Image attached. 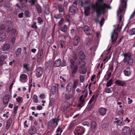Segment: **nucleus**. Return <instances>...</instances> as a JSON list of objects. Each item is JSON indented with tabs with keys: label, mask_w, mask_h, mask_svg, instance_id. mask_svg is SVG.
I'll list each match as a JSON object with an SVG mask.
<instances>
[{
	"label": "nucleus",
	"mask_w": 135,
	"mask_h": 135,
	"mask_svg": "<svg viewBox=\"0 0 135 135\" xmlns=\"http://www.w3.org/2000/svg\"><path fill=\"white\" fill-rule=\"evenodd\" d=\"M98 97V96L93 95L89 101L88 104H90V107L92 108L94 106Z\"/></svg>",
	"instance_id": "obj_8"
},
{
	"label": "nucleus",
	"mask_w": 135,
	"mask_h": 135,
	"mask_svg": "<svg viewBox=\"0 0 135 135\" xmlns=\"http://www.w3.org/2000/svg\"><path fill=\"white\" fill-rule=\"evenodd\" d=\"M54 66L56 67H59L61 65V60L59 58L56 60L54 62Z\"/></svg>",
	"instance_id": "obj_27"
},
{
	"label": "nucleus",
	"mask_w": 135,
	"mask_h": 135,
	"mask_svg": "<svg viewBox=\"0 0 135 135\" xmlns=\"http://www.w3.org/2000/svg\"><path fill=\"white\" fill-rule=\"evenodd\" d=\"M80 71L81 74H84L86 72V69L85 68H81Z\"/></svg>",
	"instance_id": "obj_46"
},
{
	"label": "nucleus",
	"mask_w": 135,
	"mask_h": 135,
	"mask_svg": "<svg viewBox=\"0 0 135 135\" xmlns=\"http://www.w3.org/2000/svg\"><path fill=\"white\" fill-rule=\"evenodd\" d=\"M11 32L12 35H14L16 33V30L15 28H13L11 30Z\"/></svg>",
	"instance_id": "obj_63"
},
{
	"label": "nucleus",
	"mask_w": 135,
	"mask_h": 135,
	"mask_svg": "<svg viewBox=\"0 0 135 135\" xmlns=\"http://www.w3.org/2000/svg\"><path fill=\"white\" fill-rule=\"evenodd\" d=\"M12 118H9L8 119L6 123V128L7 129H8L10 127L12 123Z\"/></svg>",
	"instance_id": "obj_31"
},
{
	"label": "nucleus",
	"mask_w": 135,
	"mask_h": 135,
	"mask_svg": "<svg viewBox=\"0 0 135 135\" xmlns=\"http://www.w3.org/2000/svg\"><path fill=\"white\" fill-rule=\"evenodd\" d=\"M96 123L94 121H92L91 123V128L93 133H94L96 131Z\"/></svg>",
	"instance_id": "obj_23"
},
{
	"label": "nucleus",
	"mask_w": 135,
	"mask_h": 135,
	"mask_svg": "<svg viewBox=\"0 0 135 135\" xmlns=\"http://www.w3.org/2000/svg\"><path fill=\"white\" fill-rule=\"evenodd\" d=\"M43 50L42 48H41L37 54L36 60L37 62H40L42 60L43 57Z\"/></svg>",
	"instance_id": "obj_6"
},
{
	"label": "nucleus",
	"mask_w": 135,
	"mask_h": 135,
	"mask_svg": "<svg viewBox=\"0 0 135 135\" xmlns=\"http://www.w3.org/2000/svg\"><path fill=\"white\" fill-rule=\"evenodd\" d=\"M104 19L103 18H102L101 19V21L99 22V23L101 26L103 25L104 23Z\"/></svg>",
	"instance_id": "obj_62"
},
{
	"label": "nucleus",
	"mask_w": 135,
	"mask_h": 135,
	"mask_svg": "<svg viewBox=\"0 0 135 135\" xmlns=\"http://www.w3.org/2000/svg\"><path fill=\"white\" fill-rule=\"evenodd\" d=\"M64 21V18L62 17H61V19H60V21H59L58 23V25L59 26H61L62 25V24H63Z\"/></svg>",
	"instance_id": "obj_51"
},
{
	"label": "nucleus",
	"mask_w": 135,
	"mask_h": 135,
	"mask_svg": "<svg viewBox=\"0 0 135 135\" xmlns=\"http://www.w3.org/2000/svg\"><path fill=\"white\" fill-rule=\"evenodd\" d=\"M78 54L79 58L81 60H84L85 59V55L83 51H78Z\"/></svg>",
	"instance_id": "obj_14"
},
{
	"label": "nucleus",
	"mask_w": 135,
	"mask_h": 135,
	"mask_svg": "<svg viewBox=\"0 0 135 135\" xmlns=\"http://www.w3.org/2000/svg\"><path fill=\"white\" fill-rule=\"evenodd\" d=\"M49 8L48 7H45V9L44 11L45 14L46 15H48L50 13Z\"/></svg>",
	"instance_id": "obj_44"
},
{
	"label": "nucleus",
	"mask_w": 135,
	"mask_h": 135,
	"mask_svg": "<svg viewBox=\"0 0 135 135\" xmlns=\"http://www.w3.org/2000/svg\"><path fill=\"white\" fill-rule=\"evenodd\" d=\"M90 28V27L87 25L85 26L83 28V31L86 33V35H90V33L89 32H88Z\"/></svg>",
	"instance_id": "obj_30"
},
{
	"label": "nucleus",
	"mask_w": 135,
	"mask_h": 135,
	"mask_svg": "<svg viewBox=\"0 0 135 135\" xmlns=\"http://www.w3.org/2000/svg\"><path fill=\"white\" fill-rule=\"evenodd\" d=\"M70 68L71 70V75L72 77H74L77 73L78 67L77 65H75V62L73 59H70Z\"/></svg>",
	"instance_id": "obj_3"
},
{
	"label": "nucleus",
	"mask_w": 135,
	"mask_h": 135,
	"mask_svg": "<svg viewBox=\"0 0 135 135\" xmlns=\"http://www.w3.org/2000/svg\"><path fill=\"white\" fill-rule=\"evenodd\" d=\"M112 80L110 79L107 83L106 86L107 87H109L112 84Z\"/></svg>",
	"instance_id": "obj_50"
},
{
	"label": "nucleus",
	"mask_w": 135,
	"mask_h": 135,
	"mask_svg": "<svg viewBox=\"0 0 135 135\" xmlns=\"http://www.w3.org/2000/svg\"><path fill=\"white\" fill-rule=\"evenodd\" d=\"M6 28V26L4 24L0 25V32L1 31H3L5 30Z\"/></svg>",
	"instance_id": "obj_47"
},
{
	"label": "nucleus",
	"mask_w": 135,
	"mask_h": 135,
	"mask_svg": "<svg viewBox=\"0 0 135 135\" xmlns=\"http://www.w3.org/2000/svg\"><path fill=\"white\" fill-rule=\"evenodd\" d=\"M107 111V109L105 108L100 107L99 108L98 112L100 115L104 116L106 114Z\"/></svg>",
	"instance_id": "obj_15"
},
{
	"label": "nucleus",
	"mask_w": 135,
	"mask_h": 135,
	"mask_svg": "<svg viewBox=\"0 0 135 135\" xmlns=\"http://www.w3.org/2000/svg\"><path fill=\"white\" fill-rule=\"evenodd\" d=\"M91 7L96 12L97 17L102 15L104 14L106 8H111L109 5L105 3L104 0H98L95 4H92L90 5L84 7V13L85 16H88L89 15Z\"/></svg>",
	"instance_id": "obj_1"
},
{
	"label": "nucleus",
	"mask_w": 135,
	"mask_h": 135,
	"mask_svg": "<svg viewBox=\"0 0 135 135\" xmlns=\"http://www.w3.org/2000/svg\"><path fill=\"white\" fill-rule=\"evenodd\" d=\"M52 62L51 60H49L46 62L45 64V68L46 69L49 70L51 67Z\"/></svg>",
	"instance_id": "obj_25"
},
{
	"label": "nucleus",
	"mask_w": 135,
	"mask_h": 135,
	"mask_svg": "<svg viewBox=\"0 0 135 135\" xmlns=\"http://www.w3.org/2000/svg\"><path fill=\"white\" fill-rule=\"evenodd\" d=\"M38 23L41 24L43 22V20L40 17H38L37 18Z\"/></svg>",
	"instance_id": "obj_57"
},
{
	"label": "nucleus",
	"mask_w": 135,
	"mask_h": 135,
	"mask_svg": "<svg viewBox=\"0 0 135 135\" xmlns=\"http://www.w3.org/2000/svg\"><path fill=\"white\" fill-rule=\"evenodd\" d=\"M33 99V100L34 102L35 103H37L38 102V100L37 99V97L36 95H34Z\"/></svg>",
	"instance_id": "obj_55"
},
{
	"label": "nucleus",
	"mask_w": 135,
	"mask_h": 135,
	"mask_svg": "<svg viewBox=\"0 0 135 135\" xmlns=\"http://www.w3.org/2000/svg\"><path fill=\"white\" fill-rule=\"evenodd\" d=\"M47 127L48 128L47 129V134H51L53 133L55 128V127H53L48 124Z\"/></svg>",
	"instance_id": "obj_18"
},
{
	"label": "nucleus",
	"mask_w": 135,
	"mask_h": 135,
	"mask_svg": "<svg viewBox=\"0 0 135 135\" xmlns=\"http://www.w3.org/2000/svg\"><path fill=\"white\" fill-rule=\"evenodd\" d=\"M28 133L30 135H33L36 132V127L34 126H31L28 131Z\"/></svg>",
	"instance_id": "obj_12"
},
{
	"label": "nucleus",
	"mask_w": 135,
	"mask_h": 135,
	"mask_svg": "<svg viewBox=\"0 0 135 135\" xmlns=\"http://www.w3.org/2000/svg\"><path fill=\"white\" fill-rule=\"evenodd\" d=\"M123 73L125 76H129L131 75L132 71L131 69L130 68L129 66H128L124 70Z\"/></svg>",
	"instance_id": "obj_11"
},
{
	"label": "nucleus",
	"mask_w": 135,
	"mask_h": 135,
	"mask_svg": "<svg viewBox=\"0 0 135 135\" xmlns=\"http://www.w3.org/2000/svg\"><path fill=\"white\" fill-rule=\"evenodd\" d=\"M60 120L59 116L57 118L55 117L51 120L48 122L47 124L55 128L58 125Z\"/></svg>",
	"instance_id": "obj_4"
},
{
	"label": "nucleus",
	"mask_w": 135,
	"mask_h": 135,
	"mask_svg": "<svg viewBox=\"0 0 135 135\" xmlns=\"http://www.w3.org/2000/svg\"><path fill=\"white\" fill-rule=\"evenodd\" d=\"M28 64H24L23 65V68L27 70V71L28 72L30 71V68L28 67Z\"/></svg>",
	"instance_id": "obj_53"
},
{
	"label": "nucleus",
	"mask_w": 135,
	"mask_h": 135,
	"mask_svg": "<svg viewBox=\"0 0 135 135\" xmlns=\"http://www.w3.org/2000/svg\"><path fill=\"white\" fill-rule=\"evenodd\" d=\"M124 58L123 59V61L124 63H126L127 66H132L134 62L133 59L131 58L132 55L131 52H128L126 53H124L123 54Z\"/></svg>",
	"instance_id": "obj_2"
},
{
	"label": "nucleus",
	"mask_w": 135,
	"mask_h": 135,
	"mask_svg": "<svg viewBox=\"0 0 135 135\" xmlns=\"http://www.w3.org/2000/svg\"><path fill=\"white\" fill-rule=\"evenodd\" d=\"M25 16L26 17H30V13L29 11L28 10H26L24 13Z\"/></svg>",
	"instance_id": "obj_49"
},
{
	"label": "nucleus",
	"mask_w": 135,
	"mask_h": 135,
	"mask_svg": "<svg viewBox=\"0 0 135 135\" xmlns=\"http://www.w3.org/2000/svg\"><path fill=\"white\" fill-rule=\"evenodd\" d=\"M7 58V55L5 54H2L0 56V67L3 66V61Z\"/></svg>",
	"instance_id": "obj_17"
},
{
	"label": "nucleus",
	"mask_w": 135,
	"mask_h": 135,
	"mask_svg": "<svg viewBox=\"0 0 135 135\" xmlns=\"http://www.w3.org/2000/svg\"><path fill=\"white\" fill-rule=\"evenodd\" d=\"M10 96L8 94H7L4 97L3 99V104L4 105L8 104L9 99Z\"/></svg>",
	"instance_id": "obj_21"
},
{
	"label": "nucleus",
	"mask_w": 135,
	"mask_h": 135,
	"mask_svg": "<svg viewBox=\"0 0 135 135\" xmlns=\"http://www.w3.org/2000/svg\"><path fill=\"white\" fill-rule=\"evenodd\" d=\"M74 126V124L73 123H71L69 126V127L67 129V130L68 131H70V130L72 129L73 128V126Z\"/></svg>",
	"instance_id": "obj_60"
},
{
	"label": "nucleus",
	"mask_w": 135,
	"mask_h": 135,
	"mask_svg": "<svg viewBox=\"0 0 135 135\" xmlns=\"http://www.w3.org/2000/svg\"><path fill=\"white\" fill-rule=\"evenodd\" d=\"M11 6V4L8 2H5L4 3L3 7H4L7 8H10Z\"/></svg>",
	"instance_id": "obj_41"
},
{
	"label": "nucleus",
	"mask_w": 135,
	"mask_h": 135,
	"mask_svg": "<svg viewBox=\"0 0 135 135\" xmlns=\"http://www.w3.org/2000/svg\"><path fill=\"white\" fill-rule=\"evenodd\" d=\"M6 36V34L4 33L0 32V41H2L5 39Z\"/></svg>",
	"instance_id": "obj_34"
},
{
	"label": "nucleus",
	"mask_w": 135,
	"mask_h": 135,
	"mask_svg": "<svg viewBox=\"0 0 135 135\" xmlns=\"http://www.w3.org/2000/svg\"><path fill=\"white\" fill-rule=\"evenodd\" d=\"M71 87L70 85H68L66 86L67 91L69 92H70L71 91Z\"/></svg>",
	"instance_id": "obj_61"
},
{
	"label": "nucleus",
	"mask_w": 135,
	"mask_h": 135,
	"mask_svg": "<svg viewBox=\"0 0 135 135\" xmlns=\"http://www.w3.org/2000/svg\"><path fill=\"white\" fill-rule=\"evenodd\" d=\"M115 83L116 84L122 87L126 85V84L125 81L119 80H116L115 82Z\"/></svg>",
	"instance_id": "obj_13"
},
{
	"label": "nucleus",
	"mask_w": 135,
	"mask_h": 135,
	"mask_svg": "<svg viewBox=\"0 0 135 135\" xmlns=\"http://www.w3.org/2000/svg\"><path fill=\"white\" fill-rule=\"evenodd\" d=\"M114 90V88L113 87L105 89V91L106 93H110L113 92Z\"/></svg>",
	"instance_id": "obj_36"
},
{
	"label": "nucleus",
	"mask_w": 135,
	"mask_h": 135,
	"mask_svg": "<svg viewBox=\"0 0 135 135\" xmlns=\"http://www.w3.org/2000/svg\"><path fill=\"white\" fill-rule=\"evenodd\" d=\"M79 64L80 65V68H83L85 65V62L83 60H81L79 61Z\"/></svg>",
	"instance_id": "obj_33"
},
{
	"label": "nucleus",
	"mask_w": 135,
	"mask_h": 135,
	"mask_svg": "<svg viewBox=\"0 0 135 135\" xmlns=\"http://www.w3.org/2000/svg\"><path fill=\"white\" fill-rule=\"evenodd\" d=\"M71 17L70 15H67L66 16V18L65 19L66 21H67L69 25L71 22L70 20Z\"/></svg>",
	"instance_id": "obj_39"
},
{
	"label": "nucleus",
	"mask_w": 135,
	"mask_h": 135,
	"mask_svg": "<svg viewBox=\"0 0 135 135\" xmlns=\"http://www.w3.org/2000/svg\"><path fill=\"white\" fill-rule=\"evenodd\" d=\"M18 108V106L15 105L13 108V115H15L17 113V110Z\"/></svg>",
	"instance_id": "obj_42"
},
{
	"label": "nucleus",
	"mask_w": 135,
	"mask_h": 135,
	"mask_svg": "<svg viewBox=\"0 0 135 135\" xmlns=\"http://www.w3.org/2000/svg\"><path fill=\"white\" fill-rule=\"evenodd\" d=\"M36 8L39 13H42V9L40 5L38 3L35 5Z\"/></svg>",
	"instance_id": "obj_32"
},
{
	"label": "nucleus",
	"mask_w": 135,
	"mask_h": 135,
	"mask_svg": "<svg viewBox=\"0 0 135 135\" xmlns=\"http://www.w3.org/2000/svg\"><path fill=\"white\" fill-rule=\"evenodd\" d=\"M27 78V75L25 74H21L20 76V81L23 82Z\"/></svg>",
	"instance_id": "obj_26"
},
{
	"label": "nucleus",
	"mask_w": 135,
	"mask_h": 135,
	"mask_svg": "<svg viewBox=\"0 0 135 135\" xmlns=\"http://www.w3.org/2000/svg\"><path fill=\"white\" fill-rule=\"evenodd\" d=\"M47 28H45L42 31V36L43 37H45L46 35V33L47 32Z\"/></svg>",
	"instance_id": "obj_38"
},
{
	"label": "nucleus",
	"mask_w": 135,
	"mask_h": 135,
	"mask_svg": "<svg viewBox=\"0 0 135 135\" xmlns=\"http://www.w3.org/2000/svg\"><path fill=\"white\" fill-rule=\"evenodd\" d=\"M10 48V45L8 43L3 45L2 48V50L4 51H8L9 50Z\"/></svg>",
	"instance_id": "obj_24"
},
{
	"label": "nucleus",
	"mask_w": 135,
	"mask_h": 135,
	"mask_svg": "<svg viewBox=\"0 0 135 135\" xmlns=\"http://www.w3.org/2000/svg\"><path fill=\"white\" fill-rule=\"evenodd\" d=\"M115 121L114 122V123H117V124L119 126H121L123 125V120L122 119V118H116L115 119Z\"/></svg>",
	"instance_id": "obj_20"
},
{
	"label": "nucleus",
	"mask_w": 135,
	"mask_h": 135,
	"mask_svg": "<svg viewBox=\"0 0 135 135\" xmlns=\"http://www.w3.org/2000/svg\"><path fill=\"white\" fill-rule=\"evenodd\" d=\"M123 132L126 135L128 134L130 132V129L129 127L128 126L124 127L122 129Z\"/></svg>",
	"instance_id": "obj_28"
},
{
	"label": "nucleus",
	"mask_w": 135,
	"mask_h": 135,
	"mask_svg": "<svg viewBox=\"0 0 135 135\" xmlns=\"http://www.w3.org/2000/svg\"><path fill=\"white\" fill-rule=\"evenodd\" d=\"M78 83V80L77 79L75 80L74 81V84L73 87L74 89H75L77 86Z\"/></svg>",
	"instance_id": "obj_43"
},
{
	"label": "nucleus",
	"mask_w": 135,
	"mask_h": 135,
	"mask_svg": "<svg viewBox=\"0 0 135 135\" xmlns=\"http://www.w3.org/2000/svg\"><path fill=\"white\" fill-rule=\"evenodd\" d=\"M68 30V27L66 25H65L60 28V30L61 31L66 32Z\"/></svg>",
	"instance_id": "obj_35"
},
{
	"label": "nucleus",
	"mask_w": 135,
	"mask_h": 135,
	"mask_svg": "<svg viewBox=\"0 0 135 135\" xmlns=\"http://www.w3.org/2000/svg\"><path fill=\"white\" fill-rule=\"evenodd\" d=\"M128 34L130 35H132L135 34V28H133L130 30L128 32Z\"/></svg>",
	"instance_id": "obj_40"
},
{
	"label": "nucleus",
	"mask_w": 135,
	"mask_h": 135,
	"mask_svg": "<svg viewBox=\"0 0 135 135\" xmlns=\"http://www.w3.org/2000/svg\"><path fill=\"white\" fill-rule=\"evenodd\" d=\"M6 24L8 27H10L12 26V22L11 20H7L6 22Z\"/></svg>",
	"instance_id": "obj_58"
},
{
	"label": "nucleus",
	"mask_w": 135,
	"mask_h": 135,
	"mask_svg": "<svg viewBox=\"0 0 135 135\" xmlns=\"http://www.w3.org/2000/svg\"><path fill=\"white\" fill-rule=\"evenodd\" d=\"M62 15L61 13L56 11L54 13V17L56 19H59L62 17Z\"/></svg>",
	"instance_id": "obj_22"
},
{
	"label": "nucleus",
	"mask_w": 135,
	"mask_h": 135,
	"mask_svg": "<svg viewBox=\"0 0 135 135\" xmlns=\"http://www.w3.org/2000/svg\"><path fill=\"white\" fill-rule=\"evenodd\" d=\"M65 97L66 99L69 100L72 98L73 95L70 94H65Z\"/></svg>",
	"instance_id": "obj_48"
},
{
	"label": "nucleus",
	"mask_w": 135,
	"mask_h": 135,
	"mask_svg": "<svg viewBox=\"0 0 135 135\" xmlns=\"http://www.w3.org/2000/svg\"><path fill=\"white\" fill-rule=\"evenodd\" d=\"M57 8L59 10V12L64 14L65 13V9L64 7L61 4H58L57 5Z\"/></svg>",
	"instance_id": "obj_19"
},
{
	"label": "nucleus",
	"mask_w": 135,
	"mask_h": 135,
	"mask_svg": "<svg viewBox=\"0 0 135 135\" xmlns=\"http://www.w3.org/2000/svg\"><path fill=\"white\" fill-rule=\"evenodd\" d=\"M85 129L82 127H77L74 132L75 135H82L85 132Z\"/></svg>",
	"instance_id": "obj_5"
},
{
	"label": "nucleus",
	"mask_w": 135,
	"mask_h": 135,
	"mask_svg": "<svg viewBox=\"0 0 135 135\" xmlns=\"http://www.w3.org/2000/svg\"><path fill=\"white\" fill-rule=\"evenodd\" d=\"M78 9L76 6L72 5L69 7V11L70 13L73 14L75 13Z\"/></svg>",
	"instance_id": "obj_16"
},
{
	"label": "nucleus",
	"mask_w": 135,
	"mask_h": 135,
	"mask_svg": "<svg viewBox=\"0 0 135 135\" xmlns=\"http://www.w3.org/2000/svg\"><path fill=\"white\" fill-rule=\"evenodd\" d=\"M122 4H123L122 6V8L120 7L118 9L117 11V15L120 13H122L124 8H126L127 6V1L125 0H120Z\"/></svg>",
	"instance_id": "obj_9"
},
{
	"label": "nucleus",
	"mask_w": 135,
	"mask_h": 135,
	"mask_svg": "<svg viewBox=\"0 0 135 135\" xmlns=\"http://www.w3.org/2000/svg\"><path fill=\"white\" fill-rule=\"evenodd\" d=\"M82 93L83 94L85 93V96L84 97V98H85L87 97L88 92L87 90H86L85 89L82 91Z\"/></svg>",
	"instance_id": "obj_59"
},
{
	"label": "nucleus",
	"mask_w": 135,
	"mask_h": 135,
	"mask_svg": "<svg viewBox=\"0 0 135 135\" xmlns=\"http://www.w3.org/2000/svg\"><path fill=\"white\" fill-rule=\"evenodd\" d=\"M36 75L37 78H39L42 75L43 70L42 67L39 66L36 68Z\"/></svg>",
	"instance_id": "obj_10"
},
{
	"label": "nucleus",
	"mask_w": 135,
	"mask_h": 135,
	"mask_svg": "<svg viewBox=\"0 0 135 135\" xmlns=\"http://www.w3.org/2000/svg\"><path fill=\"white\" fill-rule=\"evenodd\" d=\"M115 31V29H114L113 32L111 36V39L112 40L111 43L112 44H115L118 36V33Z\"/></svg>",
	"instance_id": "obj_7"
},
{
	"label": "nucleus",
	"mask_w": 135,
	"mask_h": 135,
	"mask_svg": "<svg viewBox=\"0 0 135 135\" xmlns=\"http://www.w3.org/2000/svg\"><path fill=\"white\" fill-rule=\"evenodd\" d=\"M80 41V38L79 36H77L75 37L74 41V46H77Z\"/></svg>",
	"instance_id": "obj_29"
},
{
	"label": "nucleus",
	"mask_w": 135,
	"mask_h": 135,
	"mask_svg": "<svg viewBox=\"0 0 135 135\" xmlns=\"http://www.w3.org/2000/svg\"><path fill=\"white\" fill-rule=\"evenodd\" d=\"M84 100H82V101H79V103L78 104L77 107L80 108L84 106Z\"/></svg>",
	"instance_id": "obj_45"
},
{
	"label": "nucleus",
	"mask_w": 135,
	"mask_h": 135,
	"mask_svg": "<svg viewBox=\"0 0 135 135\" xmlns=\"http://www.w3.org/2000/svg\"><path fill=\"white\" fill-rule=\"evenodd\" d=\"M56 86H52L51 90V93L53 94L56 93Z\"/></svg>",
	"instance_id": "obj_37"
},
{
	"label": "nucleus",
	"mask_w": 135,
	"mask_h": 135,
	"mask_svg": "<svg viewBox=\"0 0 135 135\" xmlns=\"http://www.w3.org/2000/svg\"><path fill=\"white\" fill-rule=\"evenodd\" d=\"M22 99V98L18 96L16 98L17 101L18 103H20Z\"/></svg>",
	"instance_id": "obj_64"
},
{
	"label": "nucleus",
	"mask_w": 135,
	"mask_h": 135,
	"mask_svg": "<svg viewBox=\"0 0 135 135\" xmlns=\"http://www.w3.org/2000/svg\"><path fill=\"white\" fill-rule=\"evenodd\" d=\"M76 30L74 29H72L71 30V34L74 36L75 35Z\"/></svg>",
	"instance_id": "obj_56"
},
{
	"label": "nucleus",
	"mask_w": 135,
	"mask_h": 135,
	"mask_svg": "<svg viewBox=\"0 0 135 135\" xmlns=\"http://www.w3.org/2000/svg\"><path fill=\"white\" fill-rule=\"evenodd\" d=\"M16 54L19 55L22 52V49L20 47L18 48L16 50Z\"/></svg>",
	"instance_id": "obj_54"
},
{
	"label": "nucleus",
	"mask_w": 135,
	"mask_h": 135,
	"mask_svg": "<svg viewBox=\"0 0 135 135\" xmlns=\"http://www.w3.org/2000/svg\"><path fill=\"white\" fill-rule=\"evenodd\" d=\"M55 99L54 98H52L50 100L49 105L52 106L54 104Z\"/></svg>",
	"instance_id": "obj_52"
}]
</instances>
